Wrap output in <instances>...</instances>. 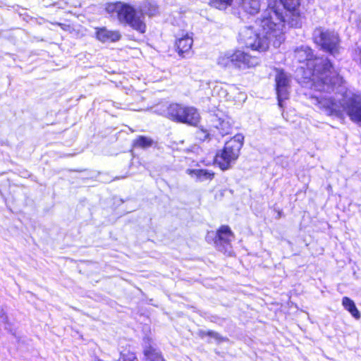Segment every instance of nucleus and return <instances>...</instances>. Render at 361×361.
<instances>
[{
	"instance_id": "2eb2a0df",
	"label": "nucleus",
	"mask_w": 361,
	"mask_h": 361,
	"mask_svg": "<svg viewBox=\"0 0 361 361\" xmlns=\"http://www.w3.org/2000/svg\"><path fill=\"white\" fill-rule=\"evenodd\" d=\"M342 305L355 319H360V312L358 310L355 302L352 299L346 296L343 297L342 299Z\"/></svg>"
},
{
	"instance_id": "6e6552de",
	"label": "nucleus",
	"mask_w": 361,
	"mask_h": 361,
	"mask_svg": "<svg viewBox=\"0 0 361 361\" xmlns=\"http://www.w3.org/2000/svg\"><path fill=\"white\" fill-rule=\"evenodd\" d=\"M233 233L228 226H221L215 233L214 244L216 249L231 255L232 252L231 240Z\"/></svg>"
},
{
	"instance_id": "b1692460",
	"label": "nucleus",
	"mask_w": 361,
	"mask_h": 361,
	"mask_svg": "<svg viewBox=\"0 0 361 361\" xmlns=\"http://www.w3.org/2000/svg\"><path fill=\"white\" fill-rule=\"evenodd\" d=\"M357 27L359 30L361 31V16L359 17V18L357 20Z\"/></svg>"
},
{
	"instance_id": "7ed1b4c3",
	"label": "nucleus",
	"mask_w": 361,
	"mask_h": 361,
	"mask_svg": "<svg viewBox=\"0 0 361 361\" xmlns=\"http://www.w3.org/2000/svg\"><path fill=\"white\" fill-rule=\"evenodd\" d=\"M106 10L109 12L115 11L121 23L128 25L141 34L146 32V24L142 13L132 5L118 1L109 5Z\"/></svg>"
},
{
	"instance_id": "0eeeda50",
	"label": "nucleus",
	"mask_w": 361,
	"mask_h": 361,
	"mask_svg": "<svg viewBox=\"0 0 361 361\" xmlns=\"http://www.w3.org/2000/svg\"><path fill=\"white\" fill-rule=\"evenodd\" d=\"M314 43L319 49L336 57L340 51L341 39L338 32L322 27H316L312 33Z\"/></svg>"
},
{
	"instance_id": "5701e85b",
	"label": "nucleus",
	"mask_w": 361,
	"mask_h": 361,
	"mask_svg": "<svg viewBox=\"0 0 361 361\" xmlns=\"http://www.w3.org/2000/svg\"><path fill=\"white\" fill-rule=\"evenodd\" d=\"M0 322L4 324V329L11 331V323L4 310L0 308Z\"/></svg>"
},
{
	"instance_id": "f03ea898",
	"label": "nucleus",
	"mask_w": 361,
	"mask_h": 361,
	"mask_svg": "<svg viewBox=\"0 0 361 361\" xmlns=\"http://www.w3.org/2000/svg\"><path fill=\"white\" fill-rule=\"evenodd\" d=\"M267 9L256 20L261 28L259 32L251 26H245L238 36L240 44L259 52L267 51L271 41L275 48L279 47L284 41L286 25L300 27L303 18L300 11V0H267Z\"/></svg>"
},
{
	"instance_id": "aec40b11",
	"label": "nucleus",
	"mask_w": 361,
	"mask_h": 361,
	"mask_svg": "<svg viewBox=\"0 0 361 361\" xmlns=\"http://www.w3.org/2000/svg\"><path fill=\"white\" fill-rule=\"evenodd\" d=\"M233 0H210V5L217 9L224 10L230 6Z\"/></svg>"
},
{
	"instance_id": "4be33fe9",
	"label": "nucleus",
	"mask_w": 361,
	"mask_h": 361,
	"mask_svg": "<svg viewBox=\"0 0 361 361\" xmlns=\"http://www.w3.org/2000/svg\"><path fill=\"white\" fill-rule=\"evenodd\" d=\"M196 137L201 140V141H205L207 140L211 139V134L207 130H204L202 128L198 129L196 131Z\"/></svg>"
},
{
	"instance_id": "f8f14e48",
	"label": "nucleus",
	"mask_w": 361,
	"mask_h": 361,
	"mask_svg": "<svg viewBox=\"0 0 361 361\" xmlns=\"http://www.w3.org/2000/svg\"><path fill=\"white\" fill-rule=\"evenodd\" d=\"M193 39L188 35L178 39L176 42V46L179 56L185 57L184 54L190 51Z\"/></svg>"
},
{
	"instance_id": "39448f33",
	"label": "nucleus",
	"mask_w": 361,
	"mask_h": 361,
	"mask_svg": "<svg viewBox=\"0 0 361 361\" xmlns=\"http://www.w3.org/2000/svg\"><path fill=\"white\" fill-rule=\"evenodd\" d=\"M217 63L225 68L245 70L257 66L259 61L257 58L251 56L243 51L236 50L221 54L217 59Z\"/></svg>"
},
{
	"instance_id": "412c9836",
	"label": "nucleus",
	"mask_w": 361,
	"mask_h": 361,
	"mask_svg": "<svg viewBox=\"0 0 361 361\" xmlns=\"http://www.w3.org/2000/svg\"><path fill=\"white\" fill-rule=\"evenodd\" d=\"M136 356L135 353L129 350H123L120 353V357L117 361H135Z\"/></svg>"
},
{
	"instance_id": "a211bd4d",
	"label": "nucleus",
	"mask_w": 361,
	"mask_h": 361,
	"mask_svg": "<svg viewBox=\"0 0 361 361\" xmlns=\"http://www.w3.org/2000/svg\"><path fill=\"white\" fill-rule=\"evenodd\" d=\"M153 142L152 139L144 135H140L134 140L133 145L135 147L147 148L151 147Z\"/></svg>"
},
{
	"instance_id": "f3484780",
	"label": "nucleus",
	"mask_w": 361,
	"mask_h": 361,
	"mask_svg": "<svg viewBox=\"0 0 361 361\" xmlns=\"http://www.w3.org/2000/svg\"><path fill=\"white\" fill-rule=\"evenodd\" d=\"M140 13H142L143 16V20L145 21V15H147L149 17L155 16L158 13V7L157 5L145 1L140 8Z\"/></svg>"
},
{
	"instance_id": "20e7f679",
	"label": "nucleus",
	"mask_w": 361,
	"mask_h": 361,
	"mask_svg": "<svg viewBox=\"0 0 361 361\" xmlns=\"http://www.w3.org/2000/svg\"><path fill=\"white\" fill-rule=\"evenodd\" d=\"M243 144L244 136L238 133L226 142L224 147L216 152L215 161L221 170L227 171L235 164Z\"/></svg>"
},
{
	"instance_id": "4468645a",
	"label": "nucleus",
	"mask_w": 361,
	"mask_h": 361,
	"mask_svg": "<svg viewBox=\"0 0 361 361\" xmlns=\"http://www.w3.org/2000/svg\"><path fill=\"white\" fill-rule=\"evenodd\" d=\"M186 173L191 176H195L197 180L199 181H205L207 180H212L214 178L215 173L208 169H187Z\"/></svg>"
},
{
	"instance_id": "9d476101",
	"label": "nucleus",
	"mask_w": 361,
	"mask_h": 361,
	"mask_svg": "<svg viewBox=\"0 0 361 361\" xmlns=\"http://www.w3.org/2000/svg\"><path fill=\"white\" fill-rule=\"evenodd\" d=\"M96 38L102 43L116 42L120 40L121 35L118 30H109L106 27H97Z\"/></svg>"
},
{
	"instance_id": "dca6fc26",
	"label": "nucleus",
	"mask_w": 361,
	"mask_h": 361,
	"mask_svg": "<svg viewBox=\"0 0 361 361\" xmlns=\"http://www.w3.org/2000/svg\"><path fill=\"white\" fill-rule=\"evenodd\" d=\"M241 5L243 10L250 15L257 13L260 9L259 0H241Z\"/></svg>"
},
{
	"instance_id": "6ab92c4d",
	"label": "nucleus",
	"mask_w": 361,
	"mask_h": 361,
	"mask_svg": "<svg viewBox=\"0 0 361 361\" xmlns=\"http://www.w3.org/2000/svg\"><path fill=\"white\" fill-rule=\"evenodd\" d=\"M200 336L202 337L203 336H209L212 338H214L218 343H221L222 342H226L228 341V338L226 337H223L221 336L218 332H216L212 330L209 331H200Z\"/></svg>"
},
{
	"instance_id": "9b49d317",
	"label": "nucleus",
	"mask_w": 361,
	"mask_h": 361,
	"mask_svg": "<svg viewBox=\"0 0 361 361\" xmlns=\"http://www.w3.org/2000/svg\"><path fill=\"white\" fill-rule=\"evenodd\" d=\"M212 126L216 129L218 134L224 137L229 134L231 131L232 127L228 121L224 118L221 117L218 114L212 115L210 120Z\"/></svg>"
},
{
	"instance_id": "ddd939ff",
	"label": "nucleus",
	"mask_w": 361,
	"mask_h": 361,
	"mask_svg": "<svg viewBox=\"0 0 361 361\" xmlns=\"http://www.w3.org/2000/svg\"><path fill=\"white\" fill-rule=\"evenodd\" d=\"M146 361H165L161 352L153 345L149 343L143 350Z\"/></svg>"
},
{
	"instance_id": "f257e3e1",
	"label": "nucleus",
	"mask_w": 361,
	"mask_h": 361,
	"mask_svg": "<svg viewBox=\"0 0 361 361\" xmlns=\"http://www.w3.org/2000/svg\"><path fill=\"white\" fill-rule=\"evenodd\" d=\"M295 59L305 63L307 71L303 78H310V88L321 92L331 93L334 96L317 97L320 109L331 116L343 118L346 114L355 123L361 125V99L346 91L343 78L335 71L333 63L326 56H314L307 46L295 50Z\"/></svg>"
},
{
	"instance_id": "423d86ee",
	"label": "nucleus",
	"mask_w": 361,
	"mask_h": 361,
	"mask_svg": "<svg viewBox=\"0 0 361 361\" xmlns=\"http://www.w3.org/2000/svg\"><path fill=\"white\" fill-rule=\"evenodd\" d=\"M167 118L178 123L197 126L200 121L197 109L192 106H185L177 103L169 104L163 113Z\"/></svg>"
},
{
	"instance_id": "1a4fd4ad",
	"label": "nucleus",
	"mask_w": 361,
	"mask_h": 361,
	"mask_svg": "<svg viewBox=\"0 0 361 361\" xmlns=\"http://www.w3.org/2000/svg\"><path fill=\"white\" fill-rule=\"evenodd\" d=\"M275 82L279 106L282 107L283 102L288 98L290 80L286 73L280 70L277 71Z\"/></svg>"
}]
</instances>
